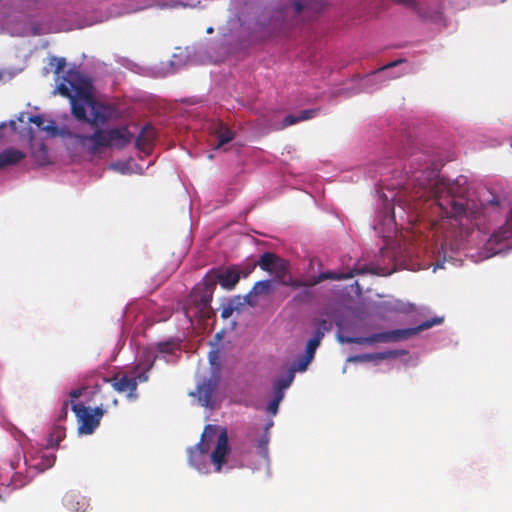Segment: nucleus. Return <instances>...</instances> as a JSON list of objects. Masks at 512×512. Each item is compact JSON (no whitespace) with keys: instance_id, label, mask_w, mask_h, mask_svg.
Instances as JSON below:
<instances>
[{"instance_id":"nucleus-29","label":"nucleus","mask_w":512,"mask_h":512,"mask_svg":"<svg viewBox=\"0 0 512 512\" xmlns=\"http://www.w3.org/2000/svg\"><path fill=\"white\" fill-rule=\"evenodd\" d=\"M403 62H405V59H397L395 61H392V62L388 63L387 65H384L383 67H381L379 70L373 72L371 74V76L375 77L379 72H382V71H384L386 69H389V68H393V67H395V66H397V65H399V64H401Z\"/></svg>"},{"instance_id":"nucleus-15","label":"nucleus","mask_w":512,"mask_h":512,"mask_svg":"<svg viewBox=\"0 0 512 512\" xmlns=\"http://www.w3.org/2000/svg\"><path fill=\"white\" fill-rule=\"evenodd\" d=\"M26 154L17 148H7L0 152V170L21 162Z\"/></svg>"},{"instance_id":"nucleus-23","label":"nucleus","mask_w":512,"mask_h":512,"mask_svg":"<svg viewBox=\"0 0 512 512\" xmlns=\"http://www.w3.org/2000/svg\"><path fill=\"white\" fill-rule=\"evenodd\" d=\"M29 121L35 124L40 130L43 131H55L56 127L51 123L50 125H44V118L41 115H33L29 118Z\"/></svg>"},{"instance_id":"nucleus-32","label":"nucleus","mask_w":512,"mask_h":512,"mask_svg":"<svg viewBox=\"0 0 512 512\" xmlns=\"http://www.w3.org/2000/svg\"><path fill=\"white\" fill-rule=\"evenodd\" d=\"M311 3H312V1H307V0H305L304 2L296 1L294 3L296 12L301 13L304 9H306L308 6H310Z\"/></svg>"},{"instance_id":"nucleus-16","label":"nucleus","mask_w":512,"mask_h":512,"mask_svg":"<svg viewBox=\"0 0 512 512\" xmlns=\"http://www.w3.org/2000/svg\"><path fill=\"white\" fill-rule=\"evenodd\" d=\"M214 135L216 136L217 143L215 149L221 148L223 145L229 143L234 139V132L222 123H219L214 129Z\"/></svg>"},{"instance_id":"nucleus-1","label":"nucleus","mask_w":512,"mask_h":512,"mask_svg":"<svg viewBox=\"0 0 512 512\" xmlns=\"http://www.w3.org/2000/svg\"><path fill=\"white\" fill-rule=\"evenodd\" d=\"M268 273L269 279L254 283L252 288H272V285L290 286L292 277L289 262L273 252H265L252 263L211 269L202 279V288H233L240 279L247 278L256 267Z\"/></svg>"},{"instance_id":"nucleus-7","label":"nucleus","mask_w":512,"mask_h":512,"mask_svg":"<svg viewBox=\"0 0 512 512\" xmlns=\"http://www.w3.org/2000/svg\"><path fill=\"white\" fill-rule=\"evenodd\" d=\"M219 427L216 425H206L201 435V440L194 447L188 449L189 464L199 472H206L207 469V453L209 451L208 441L212 440L216 435Z\"/></svg>"},{"instance_id":"nucleus-36","label":"nucleus","mask_w":512,"mask_h":512,"mask_svg":"<svg viewBox=\"0 0 512 512\" xmlns=\"http://www.w3.org/2000/svg\"><path fill=\"white\" fill-rule=\"evenodd\" d=\"M55 460H56V456L54 454L45 456V462L43 463L44 468H49V467L53 466Z\"/></svg>"},{"instance_id":"nucleus-34","label":"nucleus","mask_w":512,"mask_h":512,"mask_svg":"<svg viewBox=\"0 0 512 512\" xmlns=\"http://www.w3.org/2000/svg\"><path fill=\"white\" fill-rule=\"evenodd\" d=\"M68 406H69V401H65L63 403L60 413L58 415V421H62L64 419H66L67 414H68Z\"/></svg>"},{"instance_id":"nucleus-46","label":"nucleus","mask_w":512,"mask_h":512,"mask_svg":"<svg viewBox=\"0 0 512 512\" xmlns=\"http://www.w3.org/2000/svg\"><path fill=\"white\" fill-rule=\"evenodd\" d=\"M206 304H207V300H203V299H201V301H200V305H201L202 307H205V306H206Z\"/></svg>"},{"instance_id":"nucleus-19","label":"nucleus","mask_w":512,"mask_h":512,"mask_svg":"<svg viewBox=\"0 0 512 512\" xmlns=\"http://www.w3.org/2000/svg\"><path fill=\"white\" fill-rule=\"evenodd\" d=\"M327 331H329L328 322L325 319L319 320L317 323L316 331L310 340H316V342L320 344L325 335V332Z\"/></svg>"},{"instance_id":"nucleus-35","label":"nucleus","mask_w":512,"mask_h":512,"mask_svg":"<svg viewBox=\"0 0 512 512\" xmlns=\"http://www.w3.org/2000/svg\"><path fill=\"white\" fill-rule=\"evenodd\" d=\"M197 298H198V295L196 293H194V291H192V293L189 296V299L186 301V303L183 306V309L185 310V314L186 315L189 314V303H190V301H194Z\"/></svg>"},{"instance_id":"nucleus-5","label":"nucleus","mask_w":512,"mask_h":512,"mask_svg":"<svg viewBox=\"0 0 512 512\" xmlns=\"http://www.w3.org/2000/svg\"><path fill=\"white\" fill-rule=\"evenodd\" d=\"M443 321V318L441 317H434L431 320H426L422 322L417 328L412 329H396L392 331H386V332H380L375 333L367 337H350V336H338V341L341 343H355L359 345L364 344H375V343H388V342H397L403 339H407L411 335L415 334L418 331H423L426 329H429L435 325L441 324Z\"/></svg>"},{"instance_id":"nucleus-39","label":"nucleus","mask_w":512,"mask_h":512,"mask_svg":"<svg viewBox=\"0 0 512 512\" xmlns=\"http://www.w3.org/2000/svg\"><path fill=\"white\" fill-rule=\"evenodd\" d=\"M394 1L398 4H402L407 7H412V8L416 7V2L414 0H394Z\"/></svg>"},{"instance_id":"nucleus-6","label":"nucleus","mask_w":512,"mask_h":512,"mask_svg":"<svg viewBox=\"0 0 512 512\" xmlns=\"http://www.w3.org/2000/svg\"><path fill=\"white\" fill-rule=\"evenodd\" d=\"M72 403V411L75 413L78 422V432L80 434H92L100 424V420L106 413V408L103 402L94 409L86 407L82 403Z\"/></svg>"},{"instance_id":"nucleus-24","label":"nucleus","mask_w":512,"mask_h":512,"mask_svg":"<svg viewBox=\"0 0 512 512\" xmlns=\"http://www.w3.org/2000/svg\"><path fill=\"white\" fill-rule=\"evenodd\" d=\"M197 390L199 394V399L203 402V405L208 406L212 397L211 388L207 385H202L198 386Z\"/></svg>"},{"instance_id":"nucleus-43","label":"nucleus","mask_w":512,"mask_h":512,"mask_svg":"<svg viewBox=\"0 0 512 512\" xmlns=\"http://www.w3.org/2000/svg\"><path fill=\"white\" fill-rule=\"evenodd\" d=\"M382 254H383V256L388 257L390 259L395 257V252L391 251L389 249L382 250Z\"/></svg>"},{"instance_id":"nucleus-4","label":"nucleus","mask_w":512,"mask_h":512,"mask_svg":"<svg viewBox=\"0 0 512 512\" xmlns=\"http://www.w3.org/2000/svg\"><path fill=\"white\" fill-rule=\"evenodd\" d=\"M397 265L398 262L396 260H394L391 267L357 262L352 268L345 267L339 270L321 272L317 276H310L306 282L303 283V286L310 288L324 280L340 281L356 278L354 283L350 285V288H361L360 280L367 277L391 275L396 271Z\"/></svg>"},{"instance_id":"nucleus-18","label":"nucleus","mask_w":512,"mask_h":512,"mask_svg":"<svg viewBox=\"0 0 512 512\" xmlns=\"http://www.w3.org/2000/svg\"><path fill=\"white\" fill-rule=\"evenodd\" d=\"M154 136L153 129L146 126L144 127L138 137L136 138V146L144 150L146 146L152 141Z\"/></svg>"},{"instance_id":"nucleus-40","label":"nucleus","mask_w":512,"mask_h":512,"mask_svg":"<svg viewBox=\"0 0 512 512\" xmlns=\"http://www.w3.org/2000/svg\"><path fill=\"white\" fill-rule=\"evenodd\" d=\"M488 205L498 207L501 205V200L498 196L493 195L492 198L488 201Z\"/></svg>"},{"instance_id":"nucleus-3","label":"nucleus","mask_w":512,"mask_h":512,"mask_svg":"<svg viewBox=\"0 0 512 512\" xmlns=\"http://www.w3.org/2000/svg\"><path fill=\"white\" fill-rule=\"evenodd\" d=\"M466 180L459 177L454 181L444 178L429 180L427 185L421 186L416 195L425 200H432L443 217L461 219L464 217L475 218L477 211L470 205V201L464 197L467 189L464 187Z\"/></svg>"},{"instance_id":"nucleus-25","label":"nucleus","mask_w":512,"mask_h":512,"mask_svg":"<svg viewBox=\"0 0 512 512\" xmlns=\"http://www.w3.org/2000/svg\"><path fill=\"white\" fill-rule=\"evenodd\" d=\"M398 354L395 351L378 352L374 354H366L363 356L366 360H384L388 358H394Z\"/></svg>"},{"instance_id":"nucleus-10","label":"nucleus","mask_w":512,"mask_h":512,"mask_svg":"<svg viewBox=\"0 0 512 512\" xmlns=\"http://www.w3.org/2000/svg\"><path fill=\"white\" fill-rule=\"evenodd\" d=\"M229 452L230 447L228 443L227 430L222 428L217 437L216 447L210 455L211 463L214 465L216 472H221L223 465L226 463Z\"/></svg>"},{"instance_id":"nucleus-22","label":"nucleus","mask_w":512,"mask_h":512,"mask_svg":"<svg viewBox=\"0 0 512 512\" xmlns=\"http://www.w3.org/2000/svg\"><path fill=\"white\" fill-rule=\"evenodd\" d=\"M49 64L50 66L54 67V73L57 75V79H59L60 75L64 73V69L66 67V59L52 56L50 58Z\"/></svg>"},{"instance_id":"nucleus-9","label":"nucleus","mask_w":512,"mask_h":512,"mask_svg":"<svg viewBox=\"0 0 512 512\" xmlns=\"http://www.w3.org/2000/svg\"><path fill=\"white\" fill-rule=\"evenodd\" d=\"M103 382L110 383L113 389L119 393H126L128 399L134 400L137 398L138 383L135 377L116 374L113 377H104Z\"/></svg>"},{"instance_id":"nucleus-26","label":"nucleus","mask_w":512,"mask_h":512,"mask_svg":"<svg viewBox=\"0 0 512 512\" xmlns=\"http://www.w3.org/2000/svg\"><path fill=\"white\" fill-rule=\"evenodd\" d=\"M312 359L306 357V356H302L301 358L298 359L297 363L295 364V366L293 368H291L290 370H294L295 371H305L308 367V365L311 363Z\"/></svg>"},{"instance_id":"nucleus-49","label":"nucleus","mask_w":512,"mask_h":512,"mask_svg":"<svg viewBox=\"0 0 512 512\" xmlns=\"http://www.w3.org/2000/svg\"><path fill=\"white\" fill-rule=\"evenodd\" d=\"M212 32H213V28L212 27L207 29V33H212Z\"/></svg>"},{"instance_id":"nucleus-11","label":"nucleus","mask_w":512,"mask_h":512,"mask_svg":"<svg viewBox=\"0 0 512 512\" xmlns=\"http://www.w3.org/2000/svg\"><path fill=\"white\" fill-rule=\"evenodd\" d=\"M79 139L83 143H90L91 152L95 153L99 151L101 148L110 147L109 139H108V130L97 129L91 135H82L79 136Z\"/></svg>"},{"instance_id":"nucleus-21","label":"nucleus","mask_w":512,"mask_h":512,"mask_svg":"<svg viewBox=\"0 0 512 512\" xmlns=\"http://www.w3.org/2000/svg\"><path fill=\"white\" fill-rule=\"evenodd\" d=\"M294 377V370L289 369L285 376H282L275 381L274 386L284 390L292 384Z\"/></svg>"},{"instance_id":"nucleus-33","label":"nucleus","mask_w":512,"mask_h":512,"mask_svg":"<svg viewBox=\"0 0 512 512\" xmlns=\"http://www.w3.org/2000/svg\"><path fill=\"white\" fill-rule=\"evenodd\" d=\"M279 404L280 402L276 401V400H272L268 406H267V411L272 414V415H276L277 412H278V407H279Z\"/></svg>"},{"instance_id":"nucleus-17","label":"nucleus","mask_w":512,"mask_h":512,"mask_svg":"<svg viewBox=\"0 0 512 512\" xmlns=\"http://www.w3.org/2000/svg\"><path fill=\"white\" fill-rule=\"evenodd\" d=\"M65 428L61 425H54L48 438L46 447L47 448H54L59 445V443L65 438Z\"/></svg>"},{"instance_id":"nucleus-42","label":"nucleus","mask_w":512,"mask_h":512,"mask_svg":"<svg viewBox=\"0 0 512 512\" xmlns=\"http://www.w3.org/2000/svg\"><path fill=\"white\" fill-rule=\"evenodd\" d=\"M102 400L103 401H106L108 399H111V402H112V405L113 406H117L118 405V400L116 397L112 396L111 393H109V395H102Z\"/></svg>"},{"instance_id":"nucleus-41","label":"nucleus","mask_w":512,"mask_h":512,"mask_svg":"<svg viewBox=\"0 0 512 512\" xmlns=\"http://www.w3.org/2000/svg\"><path fill=\"white\" fill-rule=\"evenodd\" d=\"M268 441H269V437L267 434H265L259 441V447L261 449H264L266 450L267 449V445H268Z\"/></svg>"},{"instance_id":"nucleus-13","label":"nucleus","mask_w":512,"mask_h":512,"mask_svg":"<svg viewBox=\"0 0 512 512\" xmlns=\"http://www.w3.org/2000/svg\"><path fill=\"white\" fill-rule=\"evenodd\" d=\"M64 506L74 512H85L89 507V501L76 491H69L63 497Z\"/></svg>"},{"instance_id":"nucleus-12","label":"nucleus","mask_w":512,"mask_h":512,"mask_svg":"<svg viewBox=\"0 0 512 512\" xmlns=\"http://www.w3.org/2000/svg\"><path fill=\"white\" fill-rule=\"evenodd\" d=\"M110 147L124 148L133 139V134L127 127H115L108 129Z\"/></svg>"},{"instance_id":"nucleus-8","label":"nucleus","mask_w":512,"mask_h":512,"mask_svg":"<svg viewBox=\"0 0 512 512\" xmlns=\"http://www.w3.org/2000/svg\"><path fill=\"white\" fill-rule=\"evenodd\" d=\"M487 246L489 249L494 250L495 254L505 248L512 247V207L505 224L490 236Z\"/></svg>"},{"instance_id":"nucleus-2","label":"nucleus","mask_w":512,"mask_h":512,"mask_svg":"<svg viewBox=\"0 0 512 512\" xmlns=\"http://www.w3.org/2000/svg\"><path fill=\"white\" fill-rule=\"evenodd\" d=\"M56 90L70 100L72 115L78 121L91 126L107 122V107L94 98L91 82L76 69L65 72Z\"/></svg>"},{"instance_id":"nucleus-44","label":"nucleus","mask_w":512,"mask_h":512,"mask_svg":"<svg viewBox=\"0 0 512 512\" xmlns=\"http://www.w3.org/2000/svg\"><path fill=\"white\" fill-rule=\"evenodd\" d=\"M5 76H8L9 79L12 78L11 73L0 70V81H3L5 79Z\"/></svg>"},{"instance_id":"nucleus-20","label":"nucleus","mask_w":512,"mask_h":512,"mask_svg":"<svg viewBox=\"0 0 512 512\" xmlns=\"http://www.w3.org/2000/svg\"><path fill=\"white\" fill-rule=\"evenodd\" d=\"M179 345L174 340H169L165 342H160L157 344V351L163 354H173L176 349H178Z\"/></svg>"},{"instance_id":"nucleus-48","label":"nucleus","mask_w":512,"mask_h":512,"mask_svg":"<svg viewBox=\"0 0 512 512\" xmlns=\"http://www.w3.org/2000/svg\"><path fill=\"white\" fill-rule=\"evenodd\" d=\"M400 265L403 266L404 268H408L405 262H401Z\"/></svg>"},{"instance_id":"nucleus-45","label":"nucleus","mask_w":512,"mask_h":512,"mask_svg":"<svg viewBox=\"0 0 512 512\" xmlns=\"http://www.w3.org/2000/svg\"><path fill=\"white\" fill-rule=\"evenodd\" d=\"M94 389H95L94 393H101L102 392L101 387L99 385H95Z\"/></svg>"},{"instance_id":"nucleus-38","label":"nucleus","mask_w":512,"mask_h":512,"mask_svg":"<svg viewBox=\"0 0 512 512\" xmlns=\"http://www.w3.org/2000/svg\"><path fill=\"white\" fill-rule=\"evenodd\" d=\"M84 389L85 388H83V387L82 388L73 389V390L70 391L69 396L72 399H77V398L82 396Z\"/></svg>"},{"instance_id":"nucleus-30","label":"nucleus","mask_w":512,"mask_h":512,"mask_svg":"<svg viewBox=\"0 0 512 512\" xmlns=\"http://www.w3.org/2000/svg\"><path fill=\"white\" fill-rule=\"evenodd\" d=\"M300 122L298 116L288 115L283 119L281 128H285Z\"/></svg>"},{"instance_id":"nucleus-37","label":"nucleus","mask_w":512,"mask_h":512,"mask_svg":"<svg viewBox=\"0 0 512 512\" xmlns=\"http://www.w3.org/2000/svg\"><path fill=\"white\" fill-rule=\"evenodd\" d=\"M284 398V390L274 386V400L281 402Z\"/></svg>"},{"instance_id":"nucleus-27","label":"nucleus","mask_w":512,"mask_h":512,"mask_svg":"<svg viewBox=\"0 0 512 512\" xmlns=\"http://www.w3.org/2000/svg\"><path fill=\"white\" fill-rule=\"evenodd\" d=\"M320 344L316 342V340H309L306 345V350L304 356L310 358L313 360L316 349L319 347Z\"/></svg>"},{"instance_id":"nucleus-50","label":"nucleus","mask_w":512,"mask_h":512,"mask_svg":"<svg viewBox=\"0 0 512 512\" xmlns=\"http://www.w3.org/2000/svg\"><path fill=\"white\" fill-rule=\"evenodd\" d=\"M139 378L142 379V380H146L147 379L146 376H144V375H140Z\"/></svg>"},{"instance_id":"nucleus-14","label":"nucleus","mask_w":512,"mask_h":512,"mask_svg":"<svg viewBox=\"0 0 512 512\" xmlns=\"http://www.w3.org/2000/svg\"><path fill=\"white\" fill-rule=\"evenodd\" d=\"M271 290H250V292L245 296H235L230 299L229 302L234 307L236 312H240L242 308L246 305L254 306L256 298L261 295H267Z\"/></svg>"},{"instance_id":"nucleus-31","label":"nucleus","mask_w":512,"mask_h":512,"mask_svg":"<svg viewBox=\"0 0 512 512\" xmlns=\"http://www.w3.org/2000/svg\"><path fill=\"white\" fill-rule=\"evenodd\" d=\"M316 112L317 111L313 109L301 111L300 114L298 115L299 121H305L313 118L316 115Z\"/></svg>"},{"instance_id":"nucleus-28","label":"nucleus","mask_w":512,"mask_h":512,"mask_svg":"<svg viewBox=\"0 0 512 512\" xmlns=\"http://www.w3.org/2000/svg\"><path fill=\"white\" fill-rule=\"evenodd\" d=\"M233 312L236 311L234 310V307H232L229 301L227 303L222 304L221 317L223 319H228L233 314Z\"/></svg>"},{"instance_id":"nucleus-47","label":"nucleus","mask_w":512,"mask_h":512,"mask_svg":"<svg viewBox=\"0 0 512 512\" xmlns=\"http://www.w3.org/2000/svg\"><path fill=\"white\" fill-rule=\"evenodd\" d=\"M315 262H317L319 264V261L317 259H312L310 261V265L313 266Z\"/></svg>"}]
</instances>
